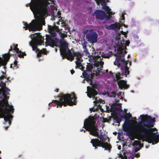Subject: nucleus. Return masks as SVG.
Listing matches in <instances>:
<instances>
[{"label": "nucleus", "mask_w": 159, "mask_h": 159, "mask_svg": "<svg viewBox=\"0 0 159 159\" xmlns=\"http://www.w3.org/2000/svg\"><path fill=\"white\" fill-rule=\"evenodd\" d=\"M97 59L100 58V60H101V57L100 56H97Z\"/></svg>", "instance_id": "54"}, {"label": "nucleus", "mask_w": 159, "mask_h": 159, "mask_svg": "<svg viewBox=\"0 0 159 159\" xmlns=\"http://www.w3.org/2000/svg\"><path fill=\"white\" fill-rule=\"evenodd\" d=\"M122 18L123 20H124V19H125V16H124V15H123V14H122Z\"/></svg>", "instance_id": "53"}, {"label": "nucleus", "mask_w": 159, "mask_h": 159, "mask_svg": "<svg viewBox=\"0 0 159 159\" xmlns=\"http://www.w3.org/2000/svg\"><path fill=\"white\" fill-rule=\"evenodd\" d=\"M100 2L101 3V5L102 6H105L106 3L104 0H100Z\"/></svg>", "instance_id": "41"}, {"label": "nucleus", "mask_w": 159, "mask_h": 159, "mask_svg": "<svg viewBox=\"0 0 159 159\" xmlns=\"http://www.w3.org/2000/svg\"><path fill=\"white\" fill-rule=\"evenodd\" d=\"M48 29L50 34H46V41L45 46H50L53 47L58 42L59 39L57 38L56 32L61 34L62 33V29H60L58 26L56 25L51 26L48 25Z\"/></svg>", "instance_id": "4"}, {"label": "nucleus", "mask_w": 159, "mask_h": 159, "mask_svg": "<svg viewBox=\"0 0 159 159\" xmlns=\"http://www.w3.org/2000/svg\"><path fill=\"white\" fill-rule=\"evenodd\" d=\"M54 91L55 92H59V89H56Z\"/></svg>", "instance_id": "55"}, {"label": "nucleus", "mask_w": 159, "mask_h": 159, "mask_svg": "<svg viewBox=\"0 0 159 159\" xmlns=\"http://www.w3.org/2000/svg\"><path fill=\"white\" fill-rule=\"evenodd\" d=\"M58 97L60 98L59 100H53L49 104V105L52 103H55L57 106V107H58V106L61 107L63 105L66 107L67 105L71 106L76 104L75 102L77 98L74 93H72V95L70 94H62L60 95Z\"/></svg>", "instance_id": "5"}, {"label": "nucleus", "mask_w": 159, "mask_h": 159, "mask_svg": "<svg viewBox=\"0 0 159 159\" xmlns=\"http://www.w3.org/2000/svg\"><path fill=\"white\" fill-rule=\"evenodd\" d=\"M102 143V147H102L104 148L105 150H110L111 148V146L110 144L107 142H103Z\"/></svg>", "instance_id": "22"}, {"label": "nucleus", "mask_w": 159, "mask_h": 159, "mask_svg": "<svg viewBox=\"0 0 159 159\" xmlns=\"http://www.w3.org/2000/svg\"><path fill=\"white\" fill-rule=\"evenodd\" d=\"M6 77L4 76V75H2V76L1 77H0V79H2L4 78H5Z\"/></svg>", "instance_id": "51"}, {"label": "nucleus", "mask_w": 159, "mask_h": 159, "mask_svg": "<svg viewBox=\"0 0 159 159\" xmlns=\"http://www.w3.org/2000/svg\"><path fill=\"white\" fill-rule=\"evenodd\" d=\"M43 0H31L29 6L34 16H37V18L32 20L29 24L23 21L25 26L23 28L26 30L36 31L42 30V26L45 23L44 19L42 17L45 16L48 13L47 7L43 4Z\"/></svg>", "instance_id": "1"}, {"label": "nucleus", "mask_w": 159, "mask_h": 159, "mask_svg": "<svg viewBox=\"0 0 159 159\" xmlns=\"http://www.w3.org/2000/svg\"><path fill=\"white\" fill-rule=\"evenodd\" d=\"M116 103L112 104L111 106V108L114 111L118 110L119 108L116 106Z\"/></svg>", "instance_id": "30"}, {"label": "nucleus", "mask_w": 159, "mask_h": 159, "mask_svg": "<svg viewBox=\"0 0 159 159\" xmlns=\"http://www.w3.org/2000/svg\"><path fill=\"white\" fill-rule=\"evenodd\" d=\"M82 75L88 82H90L89 84L92 86L87 87L88 96L90 98L94 97L98 94V93L96 89H98V85L97 84H93L92 81L93 77L94 76V74L91 73L88 75L84 71V72H83Z\"/></svg>", "instance_id": "7"}, {"label": "nucleus", "mask_w": 159, "mask_h": 159, "mask_svg": "<svg viewBox=\"0 0 159 159\" xmlns=\"http://www.w3.org/2000/svg\"><path fill=\"white\" fill-rule=\"evenodd\" d=\"M2 95L3 96L2 102L4 103L5 107L8 108H13L12 106H10L8 104V100L9 98V97L5 94L4 92H2Z\"/></svg>", "instance_id": "18"}, {"label": "nucleus", "mask_w": 159, "mask_h": 159, "mask_svg": "<svg viewBox=\"0 0 159 159\" xmlns=\"http://www.w3.org/2000/svg\"><path fill=\"white\" fill-rule=\"evenodd\" d=\"M8 126H6V127H4V128L6 130H7V129H8Z\"/></svg>", "instance_id": "56"}, {"label": "nucleus", "mask_w": 159, "mask_h": 159, "mask_svg": "<svg viewBox=\"0 0 159 159\" xmlns=\"http://www.w3.org/2000/svg\"><path fill=\"white\" fill-rule=\"evenodd\" d=\"M140 117L141 121L138 123L135 128L136 131L142 136L148 138L153 143H157L159 141V134L157 135L155 133H150V130L153 129L151 128L153 127L155 118H152L151 116H148L143 119V115H140Z\"/></svg>", "instance_id": "2"}, {"label": "nucleus", "mask_w": 159, "mask_h": 159, "mask_svg": "<svg viewBox=\"0 0 159 159\" xmlns=\"http://www.w3.org/2000/svg\"><path fill=\"white\" fill-rule=\"evenodd\" d=\"M131 61H130L129 62V65H131Z\"/></svg>", "instance_id": "59"}, {"label": "nucleus", "mask_w": 159, "mask_h": 159, "mask_svg": "<svg viewBox=\"0 0 159 159\" xmlns=\"http://www.w3.org/2000/svg\"><path fill=\"white\" fill-rule=\"evenodd\" d=\"M83 48H84V49H85L87 48L86 46L85 45H83Z\"/></svg>", "instance_id": "52"}, {"label": "nucleus", "mask_w": 159, "mask_h": 159, "mask_svg": "<svg viewBox=\"0 0 159 159\" xmlns=\"http://www.w3.org/2000/svg\"><path fill=\"white\" fill-rule=\"evenodd\" d=\"M17 63L18 61L16 60H15L14 62V64H12L11 65L10 67L11 68H13L14 69H17V68H18V67L17 66Z\"/></svg>", "instance_id": "28"}, {"label": "nucleus", "mask_w": 159, "mask_h": 159, "mask_svg": "<svg viewBox=\"0 0 159 159\" xmlns=\"http://www.w3.org/2000/svg\"><path fill=\"white\" fill-rule=\"evenodd\" d=\"M67 27H64L66 30V33L69 30V28L68 27V25H67Z\"/></svg>", "instance_id": "45"}, {"label": "nucleus", "mask_w": 159, "mask_h": 159, "mask_svg": "<svg viewBox=\"0 0 159 159\" xmlns=\"http://www.w3.org/2000/svg\"><path fill=\"white\" fill-rule=\"evenodd\" d=\"M14 110V108H10L5 111L0 113V118H4L5 121L3 123L5 125L6 122H8L9 125H11V122L10 120L12 118L13 116L10 114V112L11 113H13Z\"/></svg>", "instance_id": "10"}, {"label": "nucleus", "mask_w": 159, "mask_h": 159, "mask_svg": "<svg viewBox=\"0 0 159 159\" xmlns=\"http://www.w3.org/2000/svg\"><path fill=\"white\" fill-rule=\"evenodd\" d=\"M67 52L66 51V52L64 54H61L63 57V58L66 57L68 60H70L71 61L74 59L73 55V53L68 48Z\"/></svg>", "instance_id": "17"}, {"label": "nucleus", "mask_w": 159, "mask_h": 159, "mask_svg": "<svg viewBox=\"0 0 159 159\" xmlns=\"http://www.w3.org/2000/svg\"><path fill=\"white\" fill-rule=\"evenodd\" d=\"M110 16L109 15H108L106 14L105 19L107 20H109L110 19Z\"/></svg>", "instance_id": "44"}, {"label": "nucleus", "mask_w": 159, "mask_h": 159, "mask_svg": "<svg viewBox=\"0 0 159 159\" xmlns=\"http://www.w3.org/2000/svg\"><path fill=\"white\" fill-rule=\"evenodd\" d=\"M93 15L96 17L97 19L103 20L105 19L106 13L102 10H97L94 12Z\"/></svg>", "instance_id": "12"}, {"label": "nucleus", "mask_w": 159, "mask_h": 159, "mask_svg": "<svg viewBox=\"0 0 159 159\" xmlns=\"http://www.w3.org/2000/svg\"><path fill=\"white\" fill-rule=\"evenodd\" d=\"M108 28L109 30L115 29L118 28V26L116 24H112L109 26Z\"/></svg>", "instance_id": "27"}, {"label": "nucleus", "mask_w": 159, "mask_h": 159, "mask_svg": "<svg viewBox=\"0 0 159 159\" xmlns=\"http://www.w3.org/2000/svg\"><path fill=\"white\" fill-rule=\"evenodd\" d=\"M121 159H127V158L126 156H121Z\"/></svg>", "instance_id": "48"}, {"label": "nucleus", "mask_w": 159, "mask_h": 159, "mask_svg": "<svg viewBox=\"0 0 159 159\" xmlns=\"http://www.w3.org/2000/svg\"><path fill=\"white\" fill-rule=\"evenodd\" d=\"M127 52V51H125L124 53H123L121 51H120L118 54H115L114 55V56L116 57L115 61L114 62V65H117L118 66H120V61L122 62H125L124 69L122 73L119 72L117 73L116 74H115L116 78L117 80L122 79L125 75V77H126L127 75L129 74V68L127 66L128 63L125 60L124 58L125 55L126 54Z\"/></svg>", "instance_id": "6"}, {"label": "nucleus", "mask_w": 159, "mask_h": 159, "mask_svg": "<svg viewBox=\"0 0 159 159\" xmlns=\"http://www.w3.org/2000/svg\"><path fill=\"white\" fill-rule=\"evenodd\" d=\"M110 97H114L115 98L116 97V93L114 91H112L110 93Z\"/></svg>", "instance_id": "34"}, {"label": "nucleus", "mask_w": 159, "mask_h": 159, "mask_svg": "<svg viewBox=\"0 0 159 159\" xmlns=\"http://www.w3.org/2000/svg\"><path fill=\"white\" fill-rule=\"evenodd\" d=\"M90 142L92 144L93 146L95 148V149L97 148L98 147H102L103 142L100 140L98 139H91Z\"/></svg>", "instance_id": "16"}, {"label": "nucleus", "mask_w": 159, "mask_h": 159, "mask_svg": "<svg viewBox=\"0 0 159 159\" xmlns=\"http://www.w3.org/2000/svg\"><path fill=\"white\" fill-rule=\"evenodd\" d=\"M2 92H4L5 94H6V95H10V94L8 92V91H10V90L8 89V88H7L5 86L4 87H2Z\"/></svg>", "instance_id": "29"}, {"label": "nucleus", "mask_w": 159, "mask_h": 159, "mask_svg": "<svg viewBox=\"0 0 159 159\" xmlns=\"http://www.w3.org/2000/svg\"><path fill=\"white\" fill-rule=\"evenodd\" d=\"M121 117L124 118L125 119V121L123 126V129H126L127 128H129L130 126H132V120H130L128 113L123 114L121 115Z\"/></svg>", "instance_id": "11"}, {"label": "nucleus", "mask_w": 159, "mask_h": 159, "mask_svg": "<svg viewBox=\"0 0 159 159\" xmlns=\"http://www.w3.org/2000/svg\"><path fill=\"white\" fill-rule=\"evenodd\" d=\"M123 130L129 136V137L132 136L133 133V131L132 129H129V128H127L126 129H123Z\"/></svg>", "instance_id": "23"}, {"label": "nucleus", "mask_w": 159, "mask_h": 159, "mask_svg": "<svg viewBox=\"0 0 159 159\" xmlns=\"http://www.w3.org/2000/svg\"><path fill=\"white\" fill-rule=\"evenodd\" d=\"M10 109V108H8L5 107L4 103L2 102V100L1 101L0 100V113L4 111H5Z\"/></svg>", "instance_id": "20"}, {"label": "nucleus", "mask_w": 159, "mask_h": 159, "mask_svg": "<svg viewBox=\"0 0 159 159\" xmlns=\"http://www.w3.org/2000/svg\"><path fill=\"white\" fill-rule=\"evenodd\" d=\"M83 52H85L86 56H88L89 55V52L87 48H86L84 49V50L83 51Z\"/></svg>", "instance_id": "39"}, {"label": "nucleus", "mask_w": 159, "mask_h": 159, "mask_svg": "<svg viewBox=\"0 0 159 159\" xmlns=\"http://www.w3.org/2000/svg\"><path fill=\"white\" fill-rule=\"evenodd\" d=\"M83 131H84V133H85V132H86V130H83Z\"/></svg>", "instance_id": "62"}, {"label": "nucleus", "mask_w": 159, "mask_h": 159, "mask_svg": "<svg viewBox=\"0 0 159 159\" xmlns=\"http://www.w3.org/2000/svg\"><path fill=\"white\" fill-rule=\"evenodd\" d=\"M131 140H134V138H132L131 139Z\"/></svg>", "instance_id": "60"}, {"label": "nucleus", "mask_w": 159, "mask_h": 159, "mask_svg": "<svg viewBox=\"0 0 159 159\" xmlns=\"http://www.w3.org/2000/svg\"><path fill=\"white\" fill-rule=\"evenodd\" d=\"M121 33L122 34L124 35L125 36H126L127 35V33L125 32H123V31H121Z\"/></svg>", "instance_id": "46"}, {"label": "nucleus", "mask_w": 159, "mask_h": 159, "mask_svg": "<svg viewBox=\"0 0 159 159\" xmlns=\"http://www.w3.org/2000/svg\"><path fill=\"white\" fill-rule=\"evenodd\" d=\"M74 58L75 57H77V58L80 59L81 58V55L79 52H72Z\"/></svg>", "instance_id": "26"}, {"label": "nucleus", "mask_w": 159, "mask_h": 159, "mask_svg": "<svg viewBox=\"0 0 159 159\" xmlns=\"http://www.w3.org/2000/svg\"><path fill=\"white\" fill-rule=\"evenodd\" d=\"M97 106V108L95 109L94 108H93V111H95L97 109H100L101 108V106H100L99 104H97V105H96Z\"/></svg>", "instance_id": "36"}, {"label": "nucleus", "mask_w": 159, "mask_h": 159, "mask_svg": "<svg viewBox=\"0 0 159 159\" xmlns=\"http://www.w3.org/2000/svg\"><path fill=\"white\" fill-rule=\"evenodd\" d=\"M76 64L77 65L75 67L76 68H77L78 67H79L80 68L81 66H82V65L81 63L79 61H76Z\"/></svg>", "instance_id": "35"}, {"label": "nucleus", "mask_w": 159, "mask_h": 159, "mask_svg": "<svg viewBox=\"0 0 159 159\" xmlns=\"http://www.w3.org/2000/svg\"><path fill=\"white\" fill-rule=\"evenodd\" d=\"M68 25L66 24V22H62L61 23V25L62 27H67V26Z\"/></svg>", "instance_id": "43"}, {"label": "nucleus", "mask_w": 159, "mask_h": 159, "mask_svg": "<svg viewBox=\"0 0 159 159\" xmlns=\"http://www.w3.org/2000/svg\"><path fill=\"white\" fill-rule=\"evenodd\" d=\"M13 54L11 55L10 53H6L2 56L3 59L0 57V67L1 66H5L7 64L10 59V57Z\"/></svg>", "instance_id": "14"}, {"label": "nucleus", "mask_w": 159, "mask_h": 159, "mask_svg": "<svg viewBox=\"0 0 159 159\" xmlns=\"http://www.w3.org/2000/svg\"><path fill=\"white\" fill-rule=\"evenodd\" d=\"M103 7L104 9L107 13L108 14L110 15H113L112 12L111 11V9L109 8V7L107 6H104Z\"/></svg>", "instance_id": "24"}, {"label": "nucleus", "mask_w": 159, "mask_h": 159, "mask_svg": "<svg viewBox=\"0 0 159 159\" xmlns=\"http://www.w3.org/2000/svg\"><path fill=\"white\" fill-rule=\"evenodd\" d=\"M13 46L14 47L13 49L12 46H11L9 50V52L13 50L15 51L17 53H19L18 54V56L20 58H23L24 56L26 55V54L25 52H22L21 51L19 50V49L17 48V44H14Z\"/></svg>", "instance_id": "15"}, {"label": "nucleus", "mask_w": 159, "mask_h": 159, "mask_svg": "<svg viewBox=\"0 0 159 159\" xmlns=\"http://www.w3.org/2000/svg\"><path fill=\"white\" fill-rule=\"evenodd\" d=\"M99 55H100L102 57L104 58H107L109 57L107 54L105 53H104L102 52H100Z\"/></svg>", "instance_id": "32"}, {"label": "nucleus", "mask_w": 159, "mask_h": 159, "mask_svg": "<svg viewBox=\"0 0 159 159\" xmlns=\"http://www.w3.org/2000/svg\"><path fill=\"white\" fill-rule=\"evenodd\" d=\"M39 52L37 54V57H40L42 56V52H40V51L39 50V51H38Z\"/></svg>", "instance_id": "42"}, {"label": "nucleus", "mask_w": 159, "mask_h": 159, "mask_svg": "<svg viewBox=\"0 0 159 159\" xmlns=\"http://www.w3.org/2000/svg\"><path fill=\"white\" fill-rule=\"evenodd\" d=\"M106 2H109V0H106Z\"/></svg>", "instance_id": "61"}, {"label": "nucleus", "mask_w": 159, "mask_h": 159, "mask_svg": "<svg viewBox=\"0 0 159 159\" xmlns=\"http://www.w3.org/2000/svg\"><path fill=\"white\" fill-rule=\"evenodd\" d=\"M109 73H110V74H111V75H113V73L111 71H110L109 72Z\"/></svg>", "instance_id": "57"}, {"label": "nucleus", "mask_w": 159, "mask_h": 159, "mask_svg": "<svg viewBox=\"0 0 159 159\" xmlns=\"http://www.w3.org/2000/svg\"><path fill=\"white\" fill-rule=\"evenodd\" d=\"M122 118V117H121V116H120V117H117L116 119L117 122L120 123L121 121Z\"/></svg>", "instance_id": "37"}, {"label": "nucleus", "mask_w": 159, "mask_h": 159, "mask_svg": "<svg viewBox=\"0 0 159 159\" xmlns=\"http://www.w3.org/2000/svg\"><path fill=\"white\" fill-rule=\"evenodd\" d=\"M101 68L102 67L101 66L100 68L101 69ZM101 70V69H100L99 68H98L96 70H93V73H92L94 75L95 74L96 76L99 75H100V74L102 72Z\"/></svg>", "instance_id": "25"}, {"label": "nucleus", "mask_w": 159, "mask_h": 159, "mask_svg": "<svg viewBox=\"0 0 159 159\" xmlns=\"http://www.w3.org/2000/svg\"><path fill=\"white\" fill-rule=\"evenodd\" d=\"M75 72V71L73 70H70V73L72 75H73L74 73Z\"/></svg>", "instance_id": "49"}, {"label": "nucleus", "mask_w": 159, "mask_h": 159, "mask_svg": "<svg viewBox=\"0 0 159 159\" xmlns=\"http://www.w3.org/2000/svg\"><path fill=\"white\" fill-rule=\"evenodd\" d=\"M2 73L3 75H4V74H6V73L3 71H2Z\"/></svg>", "instance_id": "58"}, {"label": "nucleus", "mask_w": 159, "mask_h": 159, "mask_svg": "<svg viewBox=\"0 0 159 159\" xmlns=\"http://www.w3.org/2000/svg\"><path fill=\"white\" fill-rule=\"evenodd\" d=\"M130 43V42L129 41H126L125 45L127 46H128Z\"/></svg>", "instance_id": "47"}, {"label": "nucleus", "mask_w": 159, "mask_h": 159, "mask_svg": "<svg viewBox=\"0 0 159 159\" xmlns=\"http://www.w3.org/2000/svg\"><path fill=\"white\" fill-rule=\"evenodd\" d=\"M118 85L120 88L121 89H128L129 86L126 84V82L124 80H120L118 82Z\"/></svg>", "instance_id": "19"}, {"label": "nucleus", "mask_w": 159, "mask_h": 159, "mask_svg": "<svg viewBox=\"0 0 159 159\" xmlns=\"http://www.w3.org/2000/svg\"><path fill=\"white\" fill-rule=\"evenodd\" d=\"M139 142L138 140H135L134 141L133 145L134 146H137L139 144Z\"/></svg>", "instance_id": "38"}, {"label": "nucleus", "mask_w": 159, "mask_h": 159, "mask_svg": "<svg viewBox=\"0 0 159 159\" xmlns=\"http://www.w3.org/2000/svg\"><path fill=\"white\" fill-rule=\"evenodd\" d=\"M41 52H42V54H46V49H43L42 50H40Z\"/></svg>", "instance_id": "40"}, {"label": "nucleus", "mask_w": 159, "mask_h": 159, "mask_svg": "<svg viewBox=\"0 0 159 159\" xmlns=\"http://www.w3.org/2000/svg\"><path fill=\"white\" fill-rule=\"evenodd\" d=\"M59 43L61 47L60 49V54H64L67 50V49H68V44L63 39H60Z\"/></svg>", "instance_id": "13"}, {"label": "nucleus", "mask_w": 159, "mask_h": 159, "mask_svg": "<svg viewBox=\"0 0 159 159\" xmlns=\"http://www.w3.org/2000/svg\"><path fill=\"white\" fill-rule=\"evenodd\" d=\"M83 128L89 131L90 134L99 138L100 140L103 142H105L106 139L104 138V135L102 134L100 135L99 134L98 126L96 124L95 120L94 119H85L84 122Z\"/></svg>", "instance_id": "3"}, {"label": "nucleus", "mask_w": 159, "mask_h": 159, "mask_svg": "<svg viewBox=\"0 0 159 159\" xmlns=\"http://www.w3.org/2000/svg\"><path fill=\"white\" fill-rule=\"evenodd\" d=\"M104 64V62L102 61H100L99 62H98L97 63H95L94 64V66H96L97 67H99V64L101 66H102Z\"/></svg>", "instance_id": "33"}, {"label": "nucleus", "mask_w": 159, "mask_h": 159, "mask_svg": "<svg viewBox=\"0 0 159 159\" xmlns=\"http://www.w3.org/2000/svg\"><path fill=\"white\" fill-rule=\"evenodd\" d=\"M130 55H129L128 56V57L129 58V57H130Z\"/></svg>", "instance_id": "64"}, {"label": "nucleus", "mask_w": 159, "mask_h": 159, "mask_svg": "<svg viewBox=\"0 0 159 159\" xmlns=\"http://www.w3.org/2000/svg\"><path fill=\"white\" fill-rule=\"evenodd\" d=\"M83 33L86 35V39L90 43H94L97 42L98 34L93 30L84 29Z\"/></svg>", "instance_id": "8"}, {"label": "nucleus", "mask_w": 159, "mask_h": 159, "mask_svg": "<svg viewBox=\"0 0 159 159\" xmlns=\"http://www.w3.org/2000/svg\"><path fill=\"white\" fill-rule=\"evenodd\" d=\"M106 72H108V70H106Z\"/></svg>", "instance_id": "63"}, {"label": "nucleus", "mask_w": 159, "mask_h": 159, "mask_svg": "<svg viewBox=\"0 0 159 159\" xmlns=\"http://www.w3.org/2000/svg\"><path fill=\"white\" fill-rule=\"evenodd\" d=\"M93 69V65L90 64V63L88 64L86 68V70L85 71H83V72H86L88 75H89V74H91L92 73V70Z\"/></svg>", "instance_id": "21"}, {"label": "nucleus", "mask_w": 159, "mask_h": 159, "mask_svg": "<svg viewBox=\"0 0 159 159\" xmlns=\"http://www.w3.org/2000/svg\"><path fill=\"white\" fill-rule=\"evenodd\" d=\"M81 68H79L80 69H81V70L82 71H84V67H83V66H81L80 67Z\"/></svg>", "instance_id": "50"}, {"label": "nucleus", "mask_w": 159, "mask_h": 159, "mask_svg": "<svg viewBox=\"0 0 159 159\" xmlns=\"http://www.w3.org/2000/svg\"><path fill=\"white\" fill-rule=\"evenodd\" d=\"M44 39L40 33L36 34L34 36V40L33 42L31 41L30 43V45L31 46L33 51L37 52L39 49L38 48L37 45H41L44 43Z\"/></svg>", "instance_id": "9"}, {"label": "nucleus", "mask_w": 159, "mask_h": 159, "mask_svg": "<svg viewBox=\"0 0 159 159\" xmlns=\"http://www.w3.org/2000/svg\"><path fill=\"white\" fill-rule=\"evenodd\" d=\"M94 97H93L95 99V101H94L93 103L96 105H97V104H99V103H101V101H102V100L100 99H98L97 98Z\"/></svg>", "instance_id": "31"}]
</instances>
